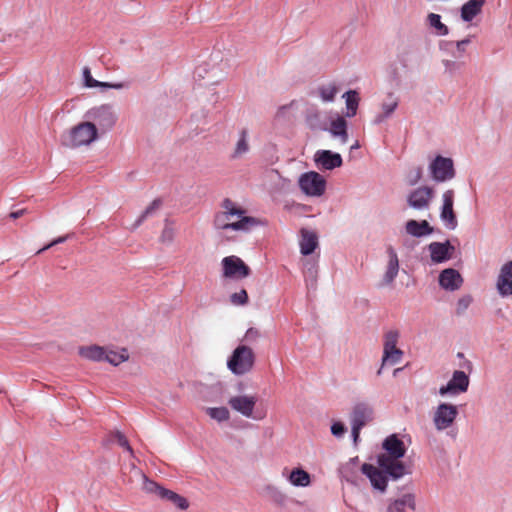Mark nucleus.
Instances as JSON below:
<instances>
[{"label":"nucleus","mask_w":512,"mask_h":512,"mask_svg":"<svg viewBox=\"0 0 512 512\" xmlns=\"http://www.w3.org/2000/svg\"><path fill=\"white\" fill-rule=\"evenodd\" d=\"M399 336L400 334L397 330H390L385 333L382 367L385 364L395 365L401 361L404 353L401 349L397 348Z\"/></svg>","instance_id":"7"},{"label":"nucleus","mask_w":512,"mask_h":512,"mask_svg":"<svg viewBox=\"0 0 512 512\" xmlns=\"http://www.w3.org/2000/svg\"><path fill=\"white\" fill-rule=\"evenodd\" d=\"M174 237L175 229L173 227V224L170 221L166 220L160 236V241L162 243L170 244L174 240Z\"/></svg>","instance_id":"41"},{"label":"nucleus","mask_w":512,"mask_h":512,"mask_svg":"<svg viewBox=\"0 0 512 512\" xmlns=\"http://www.w3.org/2000/svg\"><path fill=\"white\" fill-rule=\"evenodd\" d=\"M496 287L502 297L512 295V261L506 262L501 267Z\"/></svg>","instance_id":"20"},{"label":"nucleus","mask_w":512,"mask_h":512,"mask_svg":"<svg viewBox=\"0 0 512 512\" xmlns=\"http://www.w3.org/2000/svg\"><path fill=\"white\" fill-rule=\"evenodd\" d=\"M223 275L227 278L242 279L250 274V268L237 256H227L222 260Z\"/></svg>","instance_id":"14"},{"label":"nucleus","mask_w":512,"mask_h":512,"mask_svg":"<svg viewBox=\"0 0 512 512\" xmlns=\"http://www.w3.org/2000/svg\"><path fill=\"white\" fill-rule=\"evenodd\" d=\"M85 118L94 124L97 131L105 133L115 126L118 116L112 104H102L89 109Z\"/></svg>","instance_id":"2"},{"label":"nucleus","mask_w":512,"mask_h":512,"mask_svg":"<svg viewBox=\"0 0 512 512\" xmlns=\"http://www.w3.org/2000/svg\"><path fill=\"white\" fill-rule=\"evenodd\" d=\"M221 208L222 210L214 217L215 229L248 231L257 224L254 217L246 216V211L229 198L223 200Z\"/></svg>","instance_id":"1"},{"label":"nucleus","mask_w":512,"mask_h":512,"mask_svg":"<svg viewBox=\"0 0 512 512\" xmlns=\"http://www.w3.org/2000/svg\"><path fill=\"white\" fill-rule=\"evenodd\" d=\"M406 232L413 237H423L432 234L434 229L426 220H408L405 225Z\"/></svg>","instance_id":"28"},{"label":"nucleus","mask_w":512,"mask_h":512,"mask_svg":"<svg viewBox=\"0 0 512 512\" xmlns=\"http://www.w3.org/2000/svg\"><path fill=\"white\" fill-rule=\"evenodd\" d=\"M97 138V128L87 120L74 126L67 135L63 136L62 142L65 146L76 148L89 145Z\"/></svg>","instance_id":"3"},{"label":"nucleus","mask_w":512,"mask_h":512,"mask_svg":"<svg viewBox=\"0 0 512 512\" xmlns=\"http://www.w3.org/2000/svg\"><path fill=\"white\" fill-rule=\"evenodd\" d=\"M127 359H128V354H127L126 350H122V352H117V351L105 349L104 361H106L114 366L121 364L122 362L126 361Z\"/></svg>","instance_id":"38"},{"label":"nucleus","mask_w":512,"mask_h":512,"mask_svg":"<svg viewBox=\"0 0 512 512\" xmlns=\"http://www.w3.org/2000/svg\"><path fill=\"white\" fill-rule=\"evenodd\" d=\"M314 161H315L316 165L319 166V164H320V150L315 152V154H314Z\"/></svg>","instance_id":"54"},{"label":"nucleus","mask_w":512,"mask_h":512,"mask_svg":"<svg viewBox=\"0 0 512 512\" xmlns=\"http://www.w3.org/2000/svg\"><path fill=\"white\" fill-rule=\"evenodd\" d=\"M113 437L115 438V440L121 447H123L125 450H127L131 455L133 454L132 447L129 445L127 438L121 432H119V431L115 432L113 434Z\"/></svg>","instance_id":"47"},{"label":"nucleus","mask_w":512,"mask_h":512,"mask_svg":"<svg viewBox=\"0 0 512 512\" xmlns=\"http://www.w3.org/2000/svg\"><path fill=\"white\" fill-rule=\"evenodd\" d=\"M358 462H359V458L356 456L354 458H351L349 463L352 465H357Z\"/></svg>","instance_id":"55"},{"label":"nucleus","mask_w":512,"mask_h":512,"mask_svg":"<svg viewBox=\"0 0 512 512\" xmlns=\"http://www.w3.org/2000/svg\"><path fill=\"white\" fill-rule=\"evenodd\" d=\"M383 449L386 451L384 454L378 455V457H386L390 459L402 458L406 453V447L404 442L398 438L396 434L388 436L382 443Z\"/></svg>","instance_id":"18"},{"label":"nucleus","mask_w":512,"mask_h":512,"mask_svg":"<svg viewBox=\"0 0 512 512\" xmlns=\"http://www.w3.org/2000/svg\"><path fill=\"white\" fill-rule=\"evenodd\" d=\"M69 238V235H65V236H60L56 239H54L52 242H50L48 245H46L45 247H43L42 249H40L37 254L57 245V244H61V243H64L67 239Z\"/></svg>","instance_id":"50"},{"label":"nucleus","mask_w":512,"mask_h":512,"mask_svg":"<svg viewBox=\"0 0 512 512\" xmlns=\"http://www.w3.org/2000/svg\"><path fill=\"white\" fill-rule=\"evenodd\" d=\"M429 170L432 179L436 182H445L455 177L453 160L440 155L430 163Z\"/></svg>","instance_id":"8"},{"label":"nucleus","mask_w":512,"mask_h":512,"mask_svg":"<svg viewBox=\"0 0 512 512\" xmlns=\"http://www.w3.org/2000/svg\"><path fill=\"white\" fill-rule=\"evenodd\" d=\"M387 253L389 256V261L381 284L382 286L390 285L391 283H393L399 271V260L394 248L392 246H389L387 248Z\"/></svg>","instance_id":"25"},{"label":"nucleus","mask_w":512,"mask_h":512,"mask_svg":"<svg viewBox=\"0 0 512 512\" xmlns=\"http://www.w3.org/2000/svg\"><path fill=\"white\" fill-rule=\"evenodd\" d=\"M161 206V201L155 199L152 203L142 212L139 218L135 221L133 228L139 227L148 217L152 216Z\"/></svg>","instance_id":"39"},{"label":"nucleus","mask_w":512,"mask_h":512,"mask_svg":"<svg viewBox=\"0 0 512 512\" xmlns=\"http://www.w3.org/2000/svg\"><path fill=\"white\" fill-rule=\"evenodd\" d=\"M443 64H444L445 68L447 70H449L450 72H452V71H454L455 69L458 68V64L455 61H452V60H444Z\"/></svg>","instance_id":"52"},{"label":"nucleus","mask_w":512,"mask_h":512,"mask_svg":"<svg viewBox=\"0 0 512 512\" xmlns=\"http://www.w3.org/2000/svg\"><path fill=\"white\" fill-rule=\"evenodd\" d=\"M206 413L218 422L227 421L230 418L229 410L226 407H208Z\"/></svg>","instance_id":"40"},{"label":"nucleus","mask_w":512,"mask_h":512,"mask_svg":"<svg viewBox=\"0 0 512 512\" xmlns=\"http://www.w3.org/2000/svg\"><path fill=\"white\" fill-rule=\"evenodd\" d=\"M416 509V497L413 493L403 494L401 497L391 500L386 512H414Z\"/></svg>","instance_id":"22"},{"label":"nucleus","mask_w":512,"mask_h":512,"mask_svg":"<svg viewBox=\"0 0 512 512\" xmlns=\"http://www.w3.org/2000/svg\"><path fill=\"white\" fill-rule=\"evenodd\" d=\"M262 491L263 495L277 506H285L288 501L286 493L276 485L267 484Z\"/></svg>","instance_id":"30"},{"label":"nucleus","mask_w":512,"mask_h":512,"mask_svg":"<svg viewBox=\"0 0 512 512\" xmlns=\"http://www.w3.org/2000/svg\"><path fill=\"white\" fill-rule=\"evenodd\" d=\"M485 0H469L461 7V18L465 22L472 21L481 13Z\"/></svg>","instance_id":"32"},{"label":"nucleus","mask_w":512,"mask_h":512,"mask_svg":"<svg viewBox=\"0 0 512 512\" xmlns=\"http://www.w3.org/2000/svg\"><path fill=\"white\" fill-rule=\"evenodd\" d=\"M470 43V38H465L461 41H457L456 42V48H457V51L462 54L465 52V47L467 44Z\"/></svg>","instance_id":"51"},{"label":"nucleus","mask_w":512,"mask_h":512,"mask_svg":"<svg viewBox=\"0 0 512 512\" xmlns=\"http://www.w3.org/2000/svg\"><path fill=\"white\" fill-rule=\"evenodd\" d=\"M304 279L307 287V296L310 300L317 299L318 291V265L315 261L304 262Z\"/></svg>","instance_id":"15"},{"label":"nucleus","mask_w":512,"mask_h":512,"mask_svg":"<svg viewBox=\"0 0 512 512\" xmlns=\"http://www.w3.org/2000/svg\"><path fill=\"white\" fill-rule=\"evenodd\" d=\"M282 476L294 487H308L311 484V476L308 472L300 467L289 470L284 468Z\"/></svg>","instance_id":"21"},{"label":"nucleus","mask_w":512,"mask_h":512,"mask_svg":"<svg viewBox=\"0 0 512 512\" xmlns=\"http://www.w3.org/2000/svg\"><path fill=\"white\" fill-rule=\"evenodd\" d=\"M343 98H345L346 103V117H354L357 114L360 96L356 90H349L343 94Z\"/></svg>","instance_id":"35"},{"label":"nucleus","mask_w":512,"mask_h":512,"mask_svg":"<svg viewBox=\"0 0 512 512\" xmlns=\"http://www.w3.org/2000/svg\"><path fill=\"white\" fill-rule=\"evenodd\" d=\"M462 283L463 278L461 274L453 268L444 269L439 275V284L445 290H458Z\"/></svg>","instance_id":"23"},{"label":"nucleus","mask_w":512,"mask_h":512,"mask_svg":"<svg viewBox=\"0 0 512 512\" xmlns=\"http://www.w3.org/2000/svg\"><path fill=\"white\" fill-rule=\"evenodd\" d=\"M345 432H346V427L342 422H335L331 426V433L335 437H341L344 435Z\"/></svg>","instance_id":"48"},{"label":"nucleus","mask_w":512,"mask_h":512,"mask_svg":"<svg viewBox=\"0 0 512 512\" xmlns=\"http://www.w3.org/2000/svg\"><path fill=\"white\" fill-rule=\"evenodd\" d=\"M143 477V485L142 489L149 494H154L158 496L162 500H166L174 504L177 508L181 510H186L189 507V503L186 498L183 496L168 490L158 483L148 479L145 475Z\"/></svg>","instance_id":"6"},{"label":"nucleus","mask_w":512,"mask_h":512,"mask_svg":"<svg viewBox=\"0 0 512 512\" xmlns=\"http://www.w3.org/2000/svg\"><path fill=\"white\" fill-rule=\"evenodd\" d=\"M427 23L430 27L434 28L436 34L439 36L448 35L449 29L448 27L441 22V16L436 13H429L427 15Z\"/></svg>","instance_id":"37"},{"label":"nucleus","mask_w":512,"mask_h":512,"mask_svg":"<svg viewBox=\"0 0 512 512\" xmlns=\"http://www.w3.org/2000/svg\"><path fill=\"white\" fill-rule=\"evenodd\" d=\"M471 303H472V297L470 295H465V296L459 298V300L457 302V308H456L457 315L463 314L468 309V307L470 306Z\"/></svg>","instance_id":"45"},{"label":"nucleus","mask_w":512,"mask_h":512,"mask_svg":"<svg viewBox=\"0 0 512 512\" xmlns=\"http://www.w3.org/2000/svg\"><path fill=\"white\" fill-rule=\"evenodd\" d=\"M260 337V332L256 328H249L245 334V340L248 342H254Z\"/></svg>","instance_id":"49"},{"label":"nucleus","mask_w":512,"mask_h":512,"mask_svg":"<svg viewBox=\"0 0 512 512\" xmlns=\"http://www.w3.org/2000/svg\"><path fill=\"white\" fill-rule=\"evenodd\" d=\"M428 249L430 251L431 261L436 264L450 260L455 251V247L449 240L445 242H432L428 245Z\"/></svg>","instance_id":"17"},{"label":"nucleus","mask_w":512,"mask_h":512,"mask_svg":"<svg viewBox=\"0 0 512 512\" xmlns=\"http://www.w3.org/2000/svg\"><path fill=\"white\" fill-rule=\"evenodd\" d=\"M230 300L234 305H244L248 302V294L246 290L242 289L239 292L233 293Z\"/></svg>","instance_id":"44"},{"label":"nucleus","mask_w":512,"mask_h":512,"mask_svg":"<svg viewBox=\"0 0 512 512\" xmlns=\"http://www.w3.org/2000/svg\"><path fill=\"white\" fill-rule=\"evenodd\" d=\"M388 98L390 99V101L389 102H384L382 104L383 112L381 114L377 115L376 118H375V123L376 124H380L385 119L390 117L393 114V112L396 110V108L398 107V99L394 97L393 93H389L388 94Z\"/></svg>","instance_id":"36"},{"label":"nucleus","mask_w":512,"mask_h":512,"mask_svg":"<svg viewBox=\"0 0 512 512\" xmlns=\"http://www.w3.org/2000/svg\"><path fill=\"white\" fill-rule=\"evenodd\" d=\"M435 191L432 187L422 186L411 191L407 196V203L416 210L428 209Z\"/></svg>","instance_id":"12"},{"label":"nucleus","mask_w":512,"mask_h":512,"mask_svg":"<svg viewBox=\"0 0 512 512\" xmlns=\"http://www.w3.org/2000/svg\"><path fill=\"white\" fill-rule=\"evenodd\" d=\"M443 205L441 208L440 217L442 221L445 223L446 227L448 229H455L457 227V218L456 214L453 210V203H454V191L453 190H447L443 193Z\"/></svg>","instance_id":"16"},{"label":"nucleus","mask_w":512,"mask_h":512,"mask_svg":"<svg viewBox=\"0 0 512 512\" xmlns=\"http://www.w3.org/2000/svg\"><path fill=\"white\" fill-rule=\"evenodd\" d=\"M377 462L379 467L384 469L387 476L393 480H397L404 475L411 474V467L404 464L401 458L390 459L386 457H378Z\"/></svg>","instance_id":"13"},{"label":"nucleus","mask_w":512,"mask_h":512,"mask_svg":"<svg viewBox=\"0 0 512 512\" xmlns=\"http://www.w3.org/2000/svg\"><path fill=\"white\" fill-rule=\"evenodd\" d=\"M325 186H326V181H325V179H323V178H322V186H321V189H322V195L324 194Z\"/></svg>","instance_id":"56"},{"label":"nucleus","mask_w":512,"mask_h":512,"mask_svg":"<svg viewBox=\"0 0 512 512\" xmlns=\"http://www.w3.org/2000/svg\"><path fill=\"white\" fill-rule=\"evenodd\" d=\"M338 91L339 87L335 83L322 87V101L332 102Z\"/></svg>","instance_id":"43"},{"label":"nucleus","mask_w":512,"mask_h":512,"mask_svg":"<svg viewBox=\"0 0 512 512\" xmlns=\"http://www.w3.org/2000/svg\"><path fill=\"white\" fill-rule=\"evenodd\" d=\"M423 176V170L420 166L410 169L406 175V182L409 186H415Z\"/></svg>","instance_id":"42"},{"label":"nucleus","mask_w":512,"mask_h":512,"mask_svg":"<svg viewBox=\"0 0 512 512\" xmlns=\"http://www.w3.org/2000/svg\"><path fill=\"white\" fill-rule=\"evenodd\" d=\"M306 122L311 129H318L320 127V119L318 114L311 110L307 111Z\"/></svg>","instance_id":"46"},{"label":"nucleus","mask_w":512,"mask_h":512,"mask_svg":"<svg viewBox=\"0 0 512 512\" xmlns=\"http://www.w3.org/2000/svg\"><path fill=\"white\" fill-rule=\"evenodd\" d=\"M343 159L339 153L332 152L331 150H322V169L333 170L341 167Z\"/></svg>","instance_id":"34"},{"label":"nucleus","mask_w":512,"mask_h":512,"mask_svg":"<svg viewBox=\"0 0 512 512\" xmlns=\"http://www.w3.org/2000/svg\"><path fill=\"white\" fill-rule=\"evenodd\" d=\"M374 419L373 407L366 402L356 403L351 412V434L354 445L358 444L361 429Z\"/></svg>","instance_id":"5"},{"label":"nucleus","mask_w":512,"mask_h":512,"mask_svg":"<svg viewBox=\"0 0 512 512\" xmlns=\"http://www.w3.org/2000/svg\"><path fill=\"white\" fill-rule=\"evenodd\" d=\"M359 147H360L359 143L356 142L354 145L351 146V150L357 149Z\"/></svg>","instance_id":"57"},{"label":"nucleus","mask_w":512,"mask_h":512,"mask_svg":"<svg viewBox=\"0 0 512 512\" xmlns=\"http://www.w3.org/2000/svg\"><path fill=\"white\" fill-rule=\"evenodd\" d=\"M83 81H84V86L87 88H101L102 90H106V89L121 90L126 87V84L123 82L109 83V82H101V81L94 79L91 75V70L89 67L83 68Z\"/></svg>","instance_id":"26"},{"label":"nucleus","mask_w":512,"mask_h":512,"mask_svg":"<svg viewBox=\"0 0 512 512\" xmlns=\"http://www.w3.org/2000/svg\"><path fill=\"white\" fill-rule=\"evenodd\" d=\"M26 213V209H20V210H17V211H13L10 213V217L12 219H18L20 218L21 216H23L24 214Z\"/></svg>","instance_id":"53"},{"label":"nucleus","mask_w":512,"mask_h":512,"mask_svg":"<svg viewBox=\"0 0 512 512\" xmlns=\"http://www.w3.org/2000/svg\"><path fill=\"white\" fill-rule=\"evenodd\" d=\"M458 416V408L450 403H440L433 415V423L438 431L452 426Z\"/></svg>","instance_id":"10"},{"label":"nucleus","mask_w":512,"mask_h":512,"mask_svg":"<svg viewBox=\"0 0 512 512\" xmlns=\"http://www.w3.org/2000/svg\"><path fill=\"white\" fill-rule=\"evenodd\" d=\"M361 471L369 478L372 486L375 489L385 491L387 487L388 476L387 473L384 472V469H381L380 467L377 468L372 464L364 463L361 467Z\"/></svg>","instance_id":"19"},{"label":"nucleus","mask_w":512,"mask_h":512,"mask_svg":"<svg viewBox=\"0 0 512 512\" xmlns=\"http://www.w3.org/2000/svg\"><path fill=\"white\" fill-rule=\"evenodd\" d=\"M79 355L91 361H104L105 348L98 345L83 346L79 348Z\"/></svg>","instance_id":"33"},{"label":"nucleus","mask_w":512,"mask_h":512,"mask_svg":"<svg viewBox=\"0 0 512 512\" xmlns=\"http://www.w3.org/2000/svg\"><path fill=\"white\" fill-rule=\"evenodd\" d=\"M254 363L255 354L253 350L246 345H239L229 357L227 367L234 375L240 376L250 372Z\"/></svg>","instance_id":"4"},{"label":"nucleus","mask_w":512,"mask_h":512,"mask_svg":"<svg viewBox=\"0 0 512 512\" xmlns=\"http://www.w3.org/2000/svg\"><path fill=\"white\" fill-rule=\"evenodd\" d=\"M257 403L256 395H237L228 400L229 406L236 412L246 418L260 420L264 415H254V409Z\"/></svg>","instance_id":"9"},{"label":"nucleus","mask_w":512,"mask_h":512,"mask_svg":"<svg viewBox=\"0 0 512 512\" xmlns=\"http://www.w3.org/2000/svg\"><path fill=\"white\" fill-rule=\"evenodd\" d=\"M334 138H339L342 144L348 141L347 121L343 116H337L326 129Z\"/></svg>","instance_id":"29"},{"label":"nucleus","mask_w":512,"mask_h":512,"mask_svg":"<svg viewBox=\"0 0 512 512\" xmlns=\"http://www.w3.org/2000/svg\"><path fill=\"white\" fill-rule=\"evenodd\" d=\"M301 254L307 256L314 252L318 245V237L315 232L306 228L301 229V239L299 242Z\"/></svg>","instance_id":"27"},{"label":"nucleus","mask_w":512,"mask_h":512,"mask_svg":"<svg viewBox=\"0 0 512 512\" xmlns=\"http://www.w3.org/2000/svg\"><path fill=\"white\" fill-rule=\"evenodd\" d=\"M469 383L468 375L464 371L456 370L453 372L452 378L448 383L440 387L439 394L445 396L448 394L458 395L464 393L468 390Z\"/></svg>","instance_id":"11"},{"label":"nucleus","mask_w":512,"mask_h":512,"mask_svg":"<svg viewBox=\"0 0 512 512\" xmlns=\"http://www.w3.org/2000/svg\"><path fill=\"white\" fill-rule=\"evenodd\" d=\"M250 150L249 133L247 129H242L239 132V138L235 144L234 150L230 155V159L238 160L243 158Z\"/></svg>","instance_id":"31"},{"label":"nucleus","mask_w":512,"mask_h":512,"mask_svg":"<svg viewBox=\"0 0 512 512\" xmlns=\"http://www.w3.org/2000/svg\"><path fill=\"white\" fill-rule=\"evenodd\" d=\"M299 186L307 195H320V177L316 172H308L299 178Z\"/></svg>","instance_id":"24"}]
</instances>
